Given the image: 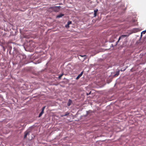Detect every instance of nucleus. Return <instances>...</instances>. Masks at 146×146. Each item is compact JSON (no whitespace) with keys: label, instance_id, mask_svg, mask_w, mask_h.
Listing matches in <instances>:
<instances>
[{"label":"nucleus","instance_id":"obj_1","mask_svg":"<svg viewBox=\"0 0 146 146\" xmlns=\"http://www.w3.org/2000/svg\"><path fill=\"white\" fill-rule=\"evenodd\" d=\"M60 7V6H55L52 7L51 8L54 11L56 12H58L59 11Z\"/></svg>","mask_w":146,"mask_h":146},{"label":"nucleus","instance_id":"obj_2","mask_svg":"<svg viewBox=\"0 0 146 146\" xmlns=\"http://www.w3.org/2000/svg\"><path fill=\"white\" fill-rule=\"evenodd\" d=\"M128 36L127 35H122L121 36H120L118 40L116 42V45L117 44V43L120 40L121 38H124L125 37H127Z\"/></svg>","mask_w":146,"mask_h":146},{"label":"nucleus","instance_id":"obj_3","mask_svg":"<svg viewBox=\"0 0 146 146\" xmlns=\"http://www.w3.org/2000/svg\"><path fill=\"white\" fill-rule=\"evenodd\" d=\"M45 107H46V106H45L43 107L42 108V111H41V112H40V114L39 115L38 117H40L42 116V114L44 113V109H45Z\"/></svg>","mask_w":146,"mask_h":146},{"label":"nucleus","instance_id":"obj_4","mask_svg":"<svg viewBox=\"0 0 146 146\" xmlns=\"http://www.w3.org/2000/svg\"><path fill=\"white\" fill-rule=\"evenodd\" d=\"M72 103V101L70 99H69L68 100V102L67 103V105L68 106H70V105Z\"/></svg>","mask_w":146,"mask_h":146},{"label":"nucleus","instance_id":"obj_5","mask_svg":"<svg viewBox=\"0 0 146 146\" xmlns=\"http://www.w3.org/2000/svg\"><path fill=\"white\" fill-rule=\"evenodd\" d=\"M83 58L84 60H83V61L86 60H89L88 58L86 56V55H83Z\"/></svg>","mask_w":146,"mask_h":146},{"label":"nucleus","instance_id":"obj_6","mask_svg":"<svg viewBox=\"0 0 146 146\" xmlns=\"http://www.w3.org/2000/svg\"><path fill=\"white\" fill-rule=\"evenodd\" d=\"M29 131H26L25 132V135H24V138H26L27 136L29 134Z\"/></svg>","mask_w":146,"mask_h":146},{"label":"nucleus","instance_id":"obj_7","mask_svg":"<svg viewBox=\"0 0 146 146\" xmlns=\"http://www.w3.org/2000/svg\"><path fill=\"white\" fill-rule=\"evenodd\" d=\"M64 15V14L62 13H60L59 15H57L56 17L57 18H59L62 17Z\"/></svg>","mask_w":146,"mask_h":146},{"label":"nucleus","instance_id":"obj_8","mask_svg":"<svg viewBox=\"0 0 146 146\" xmlns=\"http://www.w3.org/2000/svg\"><path fill=\"white\" fill-rule=\"evenodd\" d=\"M119 70H118L116 72V73L113 75L114 77H116L118 76L119 74Z\"/></svg>","mask_w":146,"mask_h":146},{"label":"nucleus","instance_id":"obj_9","mask_svg":"<svg viewBox=\"0 0 146 146\" xmlns=\"http://www.w3.org/2000/svg\"><path fill=\"white\" fill-rule=\"evenodd\" d=\"M82 75V72L80 74H79L78 76L76 78V79L78 80L79 78L81 77Z\"/></svg>","mask_w":146,"mask_h":146},{"label":"nucleus","instance_id":"obj_10","mask_svg":"<svg viewBox=\"0 0 146 146\" xmlns=\"http://www.w3.org/2000/svg\"><path fill=\"white\" fill-rule=\"evenodd\" d=\"M98 11V9H97L96 10H94V16L95 17H96V16L97 12Z\"/></svg>","mask_w":146,"mask_h":146},{"label":"nucleus","instance_id":"obj_11","mask_svg":"<svg viewBox=\"0 0 146 146\" xmlns=\"http://www.w3.org/2000/svg\"><path fill=\"white\" fill-rule=\"evenodd\" d=\"M146 33V30H145L144 31H142L141 33V38L142 37V36L143 34H145Z\"/></svg>","mask_w":146,"mask_h":146},{"label":"nucleus","instance_id":"obj_12","mask_svg":"<svg viewBox=\"0 0 146 146\" xmlns=\"http://www.w3.org/2000/svg\"><path fill=\"white\" fill-rule=\"evenodd\" d=\"M63 75V73H62L61 75H59L58 76V78L59 79H60L61 78V77Z\"/></svg>","mask_w":146,"mask_h":146},{"label":"nucleus","instance_id":"obj_13","mask_svg":"<svg viewBox=\"0 0 146 146\" xmlns=\"http://www.w3.org/2000/svg\"><path fill=\"white\" fill-rule=\"evenodd\" d=\"M69 113L68 112L66 113L65 114H64L65 116H67L69 114Z\"/></svg>","mask_w":146,"mask_h":146},{"label":"nucleus","instance_id":"obj_14","mask_svg":"<svg viewBox=\"0 0 146 146\" xmlns=\"http://www.w3.org/2000/svg\"><path fill=\"white\" fill-rule=\"evenodd\" d=\"M72 23V22L71 21H69L68 22L67 24H68V25H69Z\"/></svg>","mask_w":146,"mask_h":146},{"label":"nucleus","instance_id":"obj_15","mask_svg":"<svg viewBox=\"0 0 146 146\" xmlns=\"http://www.w3.org/2000/svg\"><path fill=\"white\" fill-rule=\"evenodd\" d=\"M65 27L66 28H69V25H68V24H67V25H66Z\"/></svg>","mask_w":146,"mask_h":146},{"label":"nucleus","instance_id":"obj_16","mask_svg":"<svg viewBox=\"0 0 146 146\" xmlns=\"http://www.w3.org/2000/svg\"><path fill=\"white\" fill-rule=\"evenodd\" d=\"M91 93V92H90L89 93H86V94L87 95H88L90 94Z\"/></svg>","mask_w":146,"mask_h":146},{"label":"nucleus","instance_id":"obj_17","mask_svg":"<svg viewBox=\"0 0 146 146\" xmlns=\"http://www.w3.org/2000/svg\"><path fill=\"white\" fill-rule=\"evenodd\" d=\"M65 116L64 115H61V117H63L64 116Z\"/></svg>","mask_w":146,"mask_h":146},{"label":"nucleus","instance_id":"obj_18","mask_svg":"<svg viewBox=\"0 0 146 146\" xmlns=\"http://www.w3.org/2000/svg\"><path fill=\"white\" fill-rule=\"evenodd\" d=\"M82 57V55H80Z\"/></svg>","mask_w":146,"mask_h":146}]
</instances>
